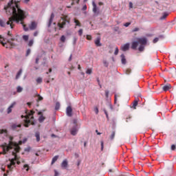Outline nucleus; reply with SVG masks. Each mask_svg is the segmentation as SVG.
I'll list each match as a JSON object with an SVG mask.
<instances>
[{"label": "nucleus", "mask_w": 176, "mask_h": 176, "mask_svg": "<svg viewBox=\"0 0 176 176\" xmlns=\"http://www.w3.org/2000/svg\"><path fill=\"white\" fill-rule=\"evenodd\" d=\"M4 9L6 12V14L8 16H11L9 18V21L7 22V24L10 25V28L14 27V23L13 21H16L17 24L21 22V24L23 25L24 31H28V28L24 24V19H25V12L19 5V1H13L11 0L7 5L6 7H4Z\"/></svg>", "instance_id": "nucleus-1"}, {"label": "nucleus", "mask_w": 176, "mask_h": 176, "mask_svg": "<svg viewBox=\"0 0 176 176\" xmlns=\"http://www.w3.org/2000/svg\"><path fill=\"white\" fill-rule=\"evenodd\" d=\"M1 148L3 149V152L1 153L3 155H6L10 149H14V151H12V155L14 156V158L9 160L10 162V164L8 165V168L10 170V171H12L13 170L12 166H16V160H19V158H17V155L16 153H19L20 152V146L16 142H14L12 141V138H10V141L9 142L8 144L7 143H4L1 145Z\"/></svg>", "instance_id": "nucleus-2"}, {"label": "nucleus", "mask_w": 176, "mask_h": 176, "mask_svg": "<svg viewBox=\"0 0 176 176\" xmlns=\"http://www.w3.org/2000/svg\"><path fill=\"white\" fill-rule=\"evenodd\" d=\"M148 40L146 39V38H138L137 41L132 42L131 47L133 50H136L137 47H138V45H140L138 50L139 52H144Z\"/></svg>", "instance_id": "nucleus-3"}, {"label": "nucleus", "mask_w": 176, "mask_h": 176, "mask_svg": "<svg viewBox=\"0 0 176 176\" xmlns=\"http://www.w3.org/2000/svg\"><path fill=\"white\" fill-rule=\"evenodd\" d=\"M34 113H35V111H30L29 113L26 111V116H21V118H25L24 120V127H30L31 124L34 126L35 124V122H34Z\"/></svg>", "instance_id": "nucleus-4"}, {"label": "nucleus", "mask_w": 176, "mask_h": 176, "mask_svg": "<svg viewBox=\"0 0 176 176\" xmlns=\"http://www.w3.org/2000/svg\"><path fill=\"white\" fill-rule=\"evenodd\" d=\"M69 23H71V18H69L68 15L62 14L60 19L58 23V27L59 28V30H61L62 28H64L67 24H69Z\"/></svg>", "instance_id": "nucleus-5"}, {"label": "nucleus", "mask_w": 176, "mask_h": 176, "mask_svg": "<svg viewBox=\"0 0 176 176\" xmlns=\"http://www.w3.org/2000/svg\"><path fill=\"white\" fill-rule=\"evenodd\" d=\"M3 41H5V38H3L2 36H0V43H1V45H3V46L7 49H12V47H14V46H16V44H14L13 42H14V41H17V39L15 38H11L8 40V43H3ZM8 44L10 46H8Z\"/></svg>", "instance_id": "nucleus-6"}, {"label": "nucleus", "mask_w": 176, "mask_h": 176, "mask_svg": "<svg viewBox=\"0 0 176 176\" xmlns=\"http://www.w3.org/2000/svg\"><path fill=\"white\" fill-rule=\"evenodd\" d=\"M92 12L94 13L95 16H98V14H100V9L97 8V5L94 2L92 3Z\"/></svg>", "instance_id": "nucleus-7"}, {"label": "nucleus", "mask_w": 176, "mask_h": 176, "mask_svg": "<svg viewBox=\"0 0 176 176\" xmlns=\"http://www.w3.org/2000/svg\"><path fill=\"white\" fill-rule=\"evenodd\" d=\"M36 27H38V24L35 21L31 22V23L29 25V28L31 31L36 30Z\"/></svg>", "instance_id": "nucleus-8"}, {"label": "nucleus", "mask_w": 176, "mask_h": 176, "mask_svg": "<svg viewBox=\"0 0 176 176\" xmlns=\"http://www.w3.org/2000/svg\"><path fill=\"white\" fill-rule=\"evenodd\" d=\"M94 43L97 47L102 46V44L101 43V37H97L96 39L94 40Z\"/></svg>", "instance_id": "nucleus-9"}, {"label": "nucleus", "mask_w": 176, "mask_h": 176, "mask_svg": "<svg viewBox=\"0 0 176 176\" xmlns=\"http://www.w3.org/2000/svg\"><path fill=\"white\" fill-rule=\"evenodd\" d=\"M66 113L69 118H71V116H72V107H71V106H68L67 107Z\"/></svg>", "instance_id": "nucleus-10"}, {"label": "nucleus", "mask_w": 176, "mask_h": 176, "mask_svg": "<svg viewBox=\"0 0 176 176\" xmlns=\"http://www.w3.org/2000/svg\"><path fill=\"white\" fill-rule=\"evenodd\" d=\"M129 49H130V43H129L121 46V50H122V52H127V50H129Z\"/></svg>", "instance_id": "nucleus-11"}, {"label": "nucleus", "mask_w": 176, "mask_h": 176, "mask_svg": "<svg viewBox=\"0 0 176 176\" xmlns=\"http://www.w3.org/2000/svg\"><path fill=\"white\" fill-rule=\"evenodd\" d=\"M38 115L41 116L38 118V122H39V123H42L46 119V118H45V116H43V113H42V111H39L38 113Z\"/></svg>", "instance_id": "nucleus-12"}, {"label": "nucleus", "mask_w": 176, "mask_h": 176, "mask_svg": "<svg viewBox=\"0 0 176 176\" xmlns=\"http://www.w3.org/2000/svg\"><path fill=\"white\" fill-rule=\"evenodd\" d=\"M53 20H54V14L52 13L47 24V27H50V25H52V23H53Z\"/></svg>", "instance_id": "nucleus-13"}, {"label": "nucleus", "mask_w": 176, "mask_h": 176, "mask_svg": "<svg viewBox=\"0 0 176 176\" xmlns=\"http://www.w3.org/2000/svg\"><path fill=\"white\" fill-rule=\"evenodd\" d=\"M9 20L6 22L5 21L2 20V19H0V26L1 27H6V25H10V24H8Z\"/></svg>", "instance_id": "nucleus-14"}, {"label": "nucleus", "mask_w": 176, "mask_h": 176, "mask_svg": "<svg viewBox=\"0 0 176 176\" xmlns=\"http://www.w3.org/2000/svg\"><path fill=\"white\" fill-rule=\"evenodd\" d=\"M164 91H168L171 89V85L167 84L162 87Z\"/></svg>", "instance_id": "nucleus-15"}, {"label": "nucleus", "mask_w": 176, "mask_h": 176, "mask_svg": "<svg viewBox=\"0 0 176 176\" xmlns=\"http://www.w3.org/2000/svg\"><path fill=\"white\" fill-rule=\"evenodd\" d=\"M62 168H66L68 167V161L67 160H63V162L61 164Z\"/></svg>", "instance_id": "nucleus-16"}, {"label": "nucleus", "mask_w": 176, "mask_h": 176, "mask_svg": "<svg viewBox=\"0 0 176 176\" xmlns=\"http://www.w3.org/2000/svg\"><path fill=\"white\" fill-rule=\"evenodd\" d=\"M14 105H16V102H12V104L8 108V113H12V108H14Z\"/></svg>", "instance_id": "nucleus-17"}, {"label": "nucleus", "mask_w": 176, "mask_h": 176, "mask_svg": "<svg viewBox=\"0 0 176 176\" xmlns=\"http://www.w3.org/2000/svg\"><path fill=\"white\" fill-rule=\"evenodd\" d=\"M77 133H78V128H76V126L72 128L71 130L72 135H75Z\"/></svg>", "instance_id": "nucleus-18"}, {"label": "nucleus", "mask_w": 176, "mask_h": 176, "mask_svg": "<svg viewBox=\"0 0 176 176\" xmlns=\"http://www.w3.org/2000/svg\"><path fill=\"white\" fill-rule=\"evenodd\" d=\"M35 137L36 138V142H39L41 141V134L39 133V132L35 133Z\"/></svg>", "instance_id": "nucleus-19"}, {"label": "nucleus", "mask_w": 176, "mask_h": 176, "mask_svg": "<svg viewBox=\"0 0 176 176\" xmlns=\"http://www.w3.org/2000/svg\"><path fill=\"white\" fill-rule=\"evenodd\" d=\"M74 23L76 24V27H82V24L80 23V22L79 21V20L74 19Z\"/></svg>", "instance_id": "nucleus-20"}, {"label": "nucleus", "mask_w": 176, "mask_h": 176, "mask_svg": "<svg viewBox=\"0 0 176 176\" xmlns=\"http://www.w3.org/2000/svg\"><path fill=\"white\" fill-rule=\"evenodd\" d=\"M21 74H23V69H19V71L17 72L15 79H19L20 76H21Z\"/></svg>", "instance_id": "nucleus-21"}, {"label": "nucleus", "mask_w": 176, "mask_h": 176, "mask_svg": "<svg viewBox=\"0 0 176 176\" xmlns=\"http://www.w3.org/2000/svg\"><path fill=\"white\" fill-rule=\"evenodd\" d=\"M137 105H138V100H135L133 102V106H132V108H133V109H135Z\"/></svg>", "instance_id": "nucleus-22"}, {"label": "nucleus", "mask_w": 176, "mask_h": 176, "mask_svg": "<svg viewBox=\"0 0 176 176\" xmlns=\"http://www.w3.org/2000/svg\"><path fill=\"white\" fill-rule=\"evenodd\" d=\"M58 160V155L54 156L52 158V161L51 164H54V163H56V162H57Z\"/></svg>", "instance_id": "nucleus-23"}, {"label": "nucleus", "mask_w": 176, "mask_h": 176, "mask_svg": "<svg viewBox=\"0 0 176 176\" xmlns=\"http://www.w3.org/2000/svg\"><path fill=\"white\" fill-rule=\"evenodd\" d=\"M121 58H122V63L123 64H126V56H124V54L121 55Z\"/></svg>", "instance_id": "nucleus-24"}, {"label": "nucleus", "mask_w": 176, "mask_h": 176, "mask_svg": "<svg viewBox=\"0 0 176 176\" xmlns=\"http://www.w3.org/2000/svg\"><path fill=\"white\" fill-rule=\"evenodd\" d=\"M55 109L56 111H58V109H60V102H57L56 103Z\"/></svg>", "instance_id": "nucleus-25"}, {"label": "nucleus", "mask_w": 176, "mask_h": 176, "mask_svg": "<svg viewBox=\"0 0 176 176\" xmlns=\"http://www.w3.org/2000/svg\"><path fill=\"white\" fill-rule=\"evenodd\" d=\"M30 36H28V35H23V41H25V42H27V41H28Z\"/></svg>", "instance_id": "nucleus-26"}, {"label": "nucleus", "mask_w": 176, "mask_h": 176, "mask_svg": "<svg viewBox=\"0 0 176 176\" xmlns=\"http://www.w3.org/2000/svg\"><path fill=\"white\" fill-rule=\"evenodd\" d=\"M17 127H21V124H13L12 125V129H14V130H16V129H17Z\"/></svg>", "instance_id": "nucleus-27"}, {"label": "nucleus", "mask_w": 176, "mask_h": 176, "mask_svg": "<svg viewBox=\"0 0 176 176\" xmlns=\"http://www.w3.org/2000/svg\"><path fill=\"white\" fill-rule=\"evenodd\" d=\"M115 131H112L111 135H110V140H113L115 138Z\"/></svg>", "instance_id": "nucleus-28"}, {"label": "nucleus", "mask_w": 176, "mask_h": 176, "mask_svg": "<svg viewBox=\"0 0 176 176\" xmlns=\"http://www.w3.org/2000/svg\"><path fill=\"white\" fill-rule=\"evenodd\" d=\"M93 72V70L91 69H88L86 71V74H87L88 75H91V73Z\"/></svg>", "instance_id": "nucleus-29"}, {"label": "nucleus", "mask_w": 176, "mask_h": 176, "mask_svg": "<svg viewBox=\"0 0 176 176\" xmlns=\"http://www.w3.org/2000/svg\"><path fill=\"white\" fill-rule=\"evenodd\" d=\"M16 91L17 93H21L23 91V88H21V87H18L16 88Z\"/></svg>", "instance_id": "nucleus-30"}, {"label": "nucleus", "mask_w": 176, "mask_h": 176, "mask_svg": "<svg viewBox=\"0 0 176 176\" xmlns=\"http://www.w3.org/2000/svg\"><path fill=\"white\" fill-rule=\"evenodd\" d=\"M168 16V14L164 13L163 16L161 17V20H164V19H166V17H167Z\"/></svg>", "instance_id": "nucleus-31"}, {"label": "nucleus", "mask_w": 176, "mask_h": 176, "mask_svg": "<svg viewBox=\"0 0 176 176\" xmlns=\"http://www.w3.org/2000/svg\"><path fill=\"white\" fill-rule=\"evenodd\" d=\"M103 111L104 112V114L106 115L107 119H109V116H108V111H107V109H104Z\"/></svg>", "instance_id": "nucleus-32"}, {"label": "nucleus", "mask_w": 176, "mask_h": 176, "mask_svg": "<svg viewBox=\"0 0 176 176\" xmlns=\"http://www.w3.org/2000/svg\"><path fill=\"white\" fill-rule=\"evenodd\" d=\"M78 35H79L80 36H82V35H83V30H82V29H80V30H78Z\"/></svg>", "instance_id": "nucleus-33"}, {"label": "nucleus", "mask_w": 176, "mask_h": 176, "mask_svg": "<svg viewBox=\"0 0 176 176\" xmlns=\"http://www.w3.org/2000/svg\"><path fill=\"white\" fill-rule=\"evenodd\" d=\"M38 99L37 101H42L43 100V97L41 96V95H37Z\"/></svg>", "instance_id": "nucleus-34"}, {"label": "nucleus", "mask_w": 176, "mask_h": 176, "mask_svg": "<svg viewBox=\"0 0 176 176\" xmlns=\"http://www.w3.org/2000/svg\"><path fill=\"white\" fill-rule=\"evenodd\" d=\"M34 45V40H30L28 43V46L31 47Z\"/></svg>", "instance_id": "nucleus-35"}, {"label": "nucleus", "mask_w": 176, "mask_h": 176, "mask_svg": "<svg viewBox=\"0 0 176 176\" xmlns=\"http://www.w3.org/2000/svg\"><path fill=\"white\" fill-rule=\"evenodd\" d=\"M118 97H120V96L116 94L115 96H114V102H115V104H116V101H118Z\"/></svg>", "instance_id": "nucleus-36"}, {"label": "nucleus", "mask_w": 176, "mask_h": 176, "mask_svg": "<svg viewBox=\"0 0 176 176\" xmlns=\"http://www.w3.org/2000/svg\"><path fill=\"white\" fill-rule=\"evenodd\" d=\"M60 42H65V36L63 35L61 37H60Z\"/></svg>", "instance_id": "nucleus-37"}, {"label": "nucleus", "mask_w": 176, "mask_h": 176, "mask_svg": "<svg viewBox=\"0 0 176 176\" xmlns=\"http://www.w3.org/2000/svg\"><path fill=\"white\" fill-rule=\"evenodd\" d=\"M23 168H26V171H29L30 170V166H28V164H25L23 166Z\"/></svg>", "instance_id": "nucleus-38"}, {"label": "nucleus", "mask_w": 176, "mask_h": 176, "mask_svg": "<svg viewBox=\"0 0 176 176\" xmlns=\"http://www.w3.org/2000/svg\"><path fill=\"white\" fill-rule=\"evenodd\" d=\"M36 82H37V83H42V78L38 77V78L36 79Z\"/></svg>", "instance_id": "nucleus-39"}, {"label": "nucleus", "mask_w": 176, "mask_h": 176, "mask_svg": "<svg viewBox=\"0 0 176 176\" xmlns=\"http://www.w3.org/2000/svg\"><path fill=\"white\" fill-rule=\"evenodd\" d=\"M118 53H119V48L116 47L114 52L115 56H118Z\"/></svg>", "instance_id": "nucleus-40"}, {"label": "nucleus", "mask_w": 176, "mask_h": 176, "mask_svg": "<svg viewBox=\"0 0 176 176\" xmlns=\"http://www.w3.org/2000/svg\"><path fill=\"white\" fill-rule=\"evenodd\" d=\"M3 133H8V131L6 129H1L0 134H3Z\"/></svg>", "instance_id": "nucleus-41"}, {"label": "nucleus", "mask_w": 176, "mask_h": 176, "mask_svg": "<svg viewBox=\"0 0 176 176\" xmlns=\"http://www.w3.org/2000/svg\"><path fill=\"white\" fill-rule=\"evenodd\" d=\"M87 41H91V39H92L91 35L87 34Z\"/></svg>", "instance_id": "nucleus-42"}, {"label": "nucleus", "mask_w": 176, "mask_h": 176, "mask_svg": "<svg viewBox=\"0 0 176 176\" xmlns=\"http://www.w3.org/2000/svg\"><path fill=\"white\" fill-rule=\"evenodd\" d=\"M140 31V28H135L133 30H132V32H137Z\"/></svg>", "instance_id": "nucleus-43"}, {"label": "nucleus", "mask_w": 176, "mask_h": 176, "mask_svg": "<svg viewBox=\"0 0 176 176\" xmlns=\"http://www.w3.org/2000/svg\"><path fill=\"white\" fill-rule=\"evenodd\" d=\"M131 72V69H126V75L130 74Z\"/></svg>", "instance_id": "nucleus-44"}, {"label": "nucleus", "mask_w": 176, "mask_h": 176, "mask_svg": "<svg viewBox=\"0 0 176 176\" xmlns=\"http://www.w3.org/2000/svg\"><path fill=\"white\" fill-rule=\"evenodd\" d=\"M31 151V147H27L25 148V152H30Z\"/></svg>", "instance_id": "nucleus-45"}, {"label": "nucleus", "mask_w": 176, "mask_h": 176, "mask_svg": "<svg viewBox=\"0 0 176 176\" xmlns=\"http://www.w3.org/2000/svg\"><path fill=\"white\" fill-rule=\"evenodd\" d=\"M153 43H157V42H159V38H155L153 41Z\"/></svg>", "instance_id": "nucleus-46"}, {"label": "nucleus", "mask_w": 176, "mask_h": 176, "mask_svg": "<svg viewBox=\"0 0 176 176\" xmlns=\"http://www.w3.org/2000/svg\"><path fill=\"white\" fill-rule=\"evenodd\" d=\"M171 151H175V144H173L170 147Z\"/></svg>", "instance_id": "nucleus-47"}, {"label": "nucleus", "mask_w": 176, "mask_h": 176, "mask_svg": "<svg viewBox=\"0 0 176 176\" xmlns=\"http://www.w3.org/2000/svg\"><path fill=\"white\" fill-rule=\"evenodd\" d=\"M108 96H109V91H105V96L108 98Z\"/></svg>", "instance_id": "nucleus-48"}, {"label": "nucleus", "mask_w": 176, "mask_h": 176, "mask_svg": "<svg viewBox=\"0 0 176 176\" xmlns=\"http://www.w3.org/2000/svg\"><path fill=\"white\" fill-rule=\"evenodd\" d=\"M31 53V50L28 49L26 52V56H28Z\"/></svg>", "instance_id": "nucleus-49"}, {"label": "nucleus", "mask_w": 176, "mask_h": 176, "mask_svg": "<svg viewBox=\"0 0 176 176\" xmlns=\"http://www.w3.org/2000/svg\"><path fill=\"white\" fill-rule=\"evenodd\" d=\"M130 24H131V23L127 22L124 25V27H129V25H130Z\"/></svg>", "instance_id": "nucleus-50"}, {"label": "nucleus", "mask_w": 176, "mask_h": 176, "mask_svg": "<svg viewBox=\"0 0 176 176\" xmlns=\"http://www.w3.org/2000/svg\"><path fill=\"white\" fill-rule=\"evenodd\" d=\"M38 34H39V32L38 31H36L34 32V36H38Z\"/></svg>", "instance_id": "nucleus-51"}, {"label": "nucleus", "mask_w": 176, "mask_h": 176, "mask_svg": "<svg viewBox=\"0 0 176 176\" xmlns=\"http://www.w3.org/2000/svg\"><path fill=\"white\" fill-rule=\"evenodd\" d=\"M129 9H133V3L129 2Z\"/></svg>", "instance_id": "nucleus-52"}, {"label": "nucleus", "mask_w": 176, "mask_h": 176, "mask_svg": "<svg viewBox=\"0 0 176 176\" xmlns=\"http://www.w3.org/2000/svg\"><path fill=\"white\" fill-rule=\"evenodd\" d=\"M130 120H131V117L127 118L126 120V123H129V122H130Z\"/></svg>", "instance_id": "nucleus-53"}, {"label": "nucleus", "mask_w": 176, "mask_h": 176, "mask_svg": "<svg viewBox=\"0 0 176 176\" xmlns=\"http://www.w3.org/2000/svg\"><path fill=\"white\" fill-rule=\"evenodd\" d=\"M101 149H104V142H101Z\"/></svg>", "instance_id": "nucleus-54"}, {"label": "nucleus", "mask_w": 176, "mask_h": 176, "mask_svg": "<svg viewBox=\"0 0 176 176\" xmlns=\"http://www.w3.org/2000/svg\"><path fill=\"white\" fill-rule=\"evenodd\" d=\"M54 176H58V172L57 170H54Z\"/></svg>", "instance_id": "nucleus-55"}, {"label": "nucleus", "mask_w": 176, "mask_h": 176, "mask_svg": "<svg viewBox=\"0 0 176 176\" xmlns=\"http://www.w3.org/2000/svg\"><path fill=\"white\" fill-rule=\"evenodd\" d=\"M87 10V6H84L82 7V10Z\"/></svg>", "instance_id": "nucleus-56"}, {"label": "nucleus", "mask_w": 176, "mask_h": 176, "mask_svg": "<svg viewBox=\"0 0 176 176\" xmlns=\"http://www.w3.org/2000/svg\"><path fill=\"white\" fill-rule=\"evenodd\" d=\"M10 173V170H7V173H4L3 176H8V174Z\"/></svg>", "instance_id": "nucleus-57"}, {"label": "nucleus", "mask_w": 176, "mask_h": 176, "mask_svg": "<svg viewBox=\"0 0 176 176\" xmlns=\"http://www.w3.org/2000/svg\"><path fill=\"white\" fill-rule=\"evenodd\" d=\"M39 63V58H36V64H38Z\"/></svg>", "instance_id": "nucleus-58"}, {"label": "nucleus", "mask_w": 176, "mask_h": 176, "mask_svg": "<svg viewBox=\"0 0 176 176\" xmlns=\"http://www.w3.org/2000/svg\"><path fill=\"white\" fill-rule=\"evenodd\" d=\"M71 60H72V54L70 55L69 58V61H71Z\"/></svg>", "instance_id": "nucleus-59"}, {"label": "nucleus", "mask_w": 176, "mask_h": 176, "mask_svg": "<svg viewBox=\"0 0 176 176\" xmlns=\"http://www.w3.org/2000/svg\"><path fill=\"white\" fill-rule=\"evenodd\" d=\"M96 114L98 113V108H96Z\"/></svg>", "instance_id": "nucleus-60"}, {"label": "nucleus", "mask_w": 176, "mask_h": 176, "mask_svg": "<svg viewBox=\"0 0 176 176\" xmlns=\"http://www.w3.org/2000/svg\"><path fill=\"white\" fill-rule=\"evenodd\" d=\"M8 35L9 36H12V33H10V32H8Z\"/></svg>", "instance_id": "nucleus-61"}, {"label": "nucleus", "mask_w": 176, "mask_h": 176, "mask_svg": "<svg viewBox=\"0 0 176 176\" xmlns=\"http://www.w3.org/2000/svg\"><path fill=\"white\" fill-rule=\"evenodd\" d=\"M98 5H99L100 6H102V5H104V3H102V2H99V3H98Z\"/></svg>", "instance_id": "nucleus-62"}, {"label": "nucleus", "mask_w": 176, "mask_h": 176, "mask_svg": "<svg viewBox=\"0 0 176 176\" xmlns=\"http://www.w3.org/2000/svg\"><path fill=\"white\" fill-rule=\"evenodd\" d=\"M86 145H87V142H84V146L86 147Z\"/></svg>", "instance_id": "nucleus-63"}, {"label": "nucleus", "mask_w": 176, "mask_h": 176, "mask_svg": "<svg viewBox=\"0 0 176 176\" xmlns=\"http://www.w3.org/2000/svg\"><path fill=\"white\" fill-rule=\"evenodd\" d=\"M31 104H32L31 102H28V103H27V104H28L29 107H30Z\"/></svg>", "instance_id": "nucleus-64"}]
</instances>
